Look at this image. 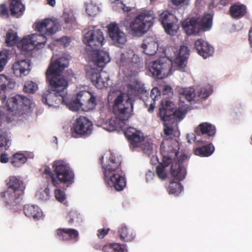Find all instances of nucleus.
Segmentation results:
<instances>
[{
	"mask_svg": "<svg viewBox=\"0 0 252 252\" xmlns=\"http://www.w3.org/2000/svg\"><path fill=\"white\" fill-rule=\"evenodd\" d=\"M69 57L63 53H55L51 59L46 71L50 88L42 94V102L49 107H57L65 101L67 82L61 73L69 64Z\"/></svg>",
	"mask_w": 252,
	"mask_h": 252,
	"instance_id": "1",
	"label": "nucleus"
},
{
	"mask_svg": "<svg viewBox=\"0 0 252 252\" xmlns=\"http://www.w3.org/2000/svg\"><path fill=\"white\" fill-rule=\"evenodd\" d=\"M6 104V107H0V152L2 149L8 150L11 144V137L3 130L1 124L5 121L9 123L27 120L34 106L32 100L21 95L8 97Z\"/></svg>",
	"mask_w": 252,
	"mask_h": 252,
	"instance_id": "2",
	"label": "nucleus"
},
{
	"mask_svg": "<svg viewBox=\"0 0 252 252\" xmlns=\"http://www.w3.org/2000/svg\"><path fill=\"white\" fill-rule=\"evenodd\" d=\"M141 61V58L130 48L118 55L116 58V63L125 76V79L130 81L127 94L121 91L125 95L124 103L127 100L130 101L132 107L133 96L147 94L144 84L136 78L138 64Z\"/></svg>",
	"mask_w": 252,
	"mask_h": 252,
	"instance_id": "3",
	"label": "nucleus"
},
{
	"mask_svg": "<svg viewBox=\"0 0 252 252\" xmlns=\"http://www.w3.org/2000/svg\"><path fill=\"white\" fill-rule=\"evenodd\" d=\"M124 94L119 90H110L108 101L112 105L116 117L105 122L102 118V126L106 130L112 132L119 131L126 125V121L132 114V107L130 101L124 102Z\"/></svg>",
	"mask_w": 252,
	"mask_h": 252,
	"instance_id": "4",
	"label": "nucleus"
},
{
	"mask_svg": "<svg viewBox=\"0 0 252 252\" xmlns=\"http://www.w3.org/2000/svg\"><path fill=\"white\" fill-rule=\"evenodd\" d=\"M33 28L39 33L32 34L23 38L17 44L20 50L26 51L34 48H42L47 39L59 31L60 25L57 20L46 18L35 22Z\"/></svg>",
	"mask_w": 252,
	"mask_h": 252,
	"instance_id": "5",
	"label": "nucleus"
},
{
	"mask_svg": "<svg viewBox=\"0 0 252 252\" xmlns=\"http://www.w3.org/2000/svg\"><path fill=\"white\" fill-rule=\"evenodd\" d=\"M52 168L54 175L48 167L43 170L46 178L50 180L52 185L57 188L54 190V194L56 199L59 202L67 205L66 195L65 192L59 189L61 184L68 186L74 182V174L69 164L64 160H57L53 162Z\"/></svg>",
	"mask_w": 252,
	"mask_h": 252,
	"instance_id": "6",
	"label": "nucleus"
},
{
	"mask_svg": "<svg viewBox=\"0 0 252 252\" xmlns=\"http://www.w3.org/2000/svg\"><path fill=\"white\" fill-rule=\"evenodd\" d=\"M85 32L83 42L86 45L89 61H92L99 67H104L110 59L107 52L99 50L104 43L102 32L94 26H90Z\"/></svg>",
	"mask_w": 252,
	"mask_h": 252,
	"instance_id": "7",
	"label": "nucleus"
},
{
	"mask_svg": "<svg viewBox=\"0 0 252 252\" xmlns=\"http://www.w3.org/2000/svg\"><path fill=\"white\" fill-rule=\"evenodd\" d=\"M102 167L105 184L117 191L123 190L126 186V179L120 167L121 159L111 151L102 157Z\"/></svg>",
	"mask_w": 252,
	"mask_h": 252,
	"instance_id": "8",
	"label": "nucleus"
},
{
	"mask_svg": "<svg viewBox=\"0 0 252 252\" xmlns=\"http://www.w3.org/2000/svg\"><path fill=\"white\" fill-rule=\"evenodd\" d=\"M175 108V104L169 99L163 100L159 108L158 115L163 122V131L166 135H171L175 130L177 124L174 120V117L182 120L187 113L185 109L176 110Z\"/></svg>",
	"mask_w": 252,
	"mask_h": 252,
	"instance_id": "9",
	"label": "nucleus"
},
{
	"mask_svg": "<svg viewBox=\"0 0 252 252\" xmlns=\"http://www.w3.org/2000/svg\"><path fill=\"white\" fill-rule=\"evenodd\" d=\"M155 18L153 10H143L129 24L126 20L123 24L128 27L132 34L139 35L145 33L153 26Z\"/></svg>",
	"mask_w": 252,
	"mask_h": 252,
	"instance_id": "10",
	"label": "nucleus"
},
{
	"mask_svg": "<svg viewBox=\"0 0 252 252\" xmlns=\"http://www.w3.org/2000/svg\"><path fill=\"white\" fill-rule=\"evenodd\" d=\"M213 17L205 14L202 18H188L182 22V26L188 35H196L200 30L208 31L212 26Z\"/></svg>",
	"mask_w": 252,
	"mask_h": 252,
	"instance_id": "11",
	"label": "nucleus"
},
{
	"mask_svg": "<svg viewBox=\"0 0 252 252\" xmlns=\"http://www.w3.org/2000/svg\"><path fill=\"white\" fill-rule=\"evenodd\" d=\"M165 58L163 56L151 63L146 62L148 70L153 76L158 79H162L171 75L172 73V67H175L173 64V61L168 56Z\"/></svg>",
	"mask_w": 252,
	"mask_h": 252,
	"instance_id": "12",
	"label": "nucleus"
},
{
	"mask_svg": "<svg viewBox=\"0 0 252 252\" xmlns=\"http://www.w3.org/2000/svg\"><path fill=\"white\" fill-rule=\"evenodd\" d=\"M89 66L87 69V75L91 80L93 84L96 88L101 89L104 87H107L109 85V75L100 68L96 63L89 60Z\"/></svg>",
	"mask_w": 252,
	"mask_h": 252,
	"instance_id": "13",
	"label": "nucleus"
},
{
	"mask_svg": "<svg viewBox=\"0 0 252 252\" xmlns=\"http://www.w3.org/2000/svg\"><path fill=\"white\" fill-rule=\"evenodd\" d=\"M141 47L144 53L147 56L146 58V62L150 57L154 58L168 55L166 50L158 48V40L155 37H147L144 40Z\"/></svg>",
	"mask_w": 252,
	"mask_h": 252,
	"instance_id": "14",
	"label": "nucleus"
},
{
	"mask_svg": "<svg viewBox=\"0 0 252 252\" xmlns=\"http://www.w3.org/2000/svg\"><path fill=\"white\" fill-rule=\"evenodd\" d=\"M93 130V125L91 121L84 117H80L74 123L71 128L73 137H88Z\"/></svg>",
	"mask_w": 252,
	"mask_h": 252,
	"instance_id": "15",
	"label": "nucleus"
},
{
	"mask_svg": "<svg viewBox=\"0 0 252 252\" xmlns=\"http://www.w3.org/2000/svg\"><path fill=\"white\" fill-rule=\"evenodd\" d=\"M169 155L172 153H175L176 156L172 157L171 164L170 168L171 174L173 177L177 180L182 181L185 178L186 176V170L185 166L183 164V160L186 158L184 156L180 158H177V153L175 150L169 149Z\"/></svg>",
	"mask_w": 252,
	"mask_h": 252,
	"instance_id": "16",
	"label": "nucleus"
},
{
	"mask_svg": "<svg viewBox=\"0 0 252 252\" xmlns=\"http://www.w3.org/2000/svg\"><path fill=\"white\" fill-rule=\"evenodd\" d=\"M109 36L113 44L117 47H121L127 42L126 33L120 29L116 23H112L108 26Z\"/></svg>",
	"mask_w": 252,
	"mask_h": 252,
	"instance_id": "17",
	"label": "nucleus"
},
{
	"mask_svg": "<svg viewBox=\"0 0 252 252\" xmlns=\"http://www.w3.org/2000/svg\"><path fill=\"white\" fill-rule=\"evenodd\" d=\"M173 61V64L176 68L182 71H185V68L187 63L188 58L189 56V50L186 46L183 45L180 48L179 51H173V55L169 56Z\"/></svg>",
	"mask_w": 252,
	"mask_h": 252,
	"instance_id": "18",
	"label": "nucleus"
},
{
	"mask_svg": "<svg viewBox=\"0 0 252 252\" xmlns=\"http://www.w3.org/2000/svg\"><path fill=\"white\" fill-rule=\"evenodd\" d=\"M159 20L167 34L173 35L175 33L178 29L176 24L177 19L174 15L168 11H163L159 15Z\"/></svg>",
	"mask_w": 252,
	"mask_h": 252,
	"instance_id": "19",
	"label": "nucleus"
},
{
	"mask_svg": "<svg viewBox=\"0 0 252 252\" xmlns=\"http://www.w3.org/2000/svg\"><path fill=\"white\" fill-rule=\"evenodd\" d=\"M160 152L162 156V160L160 165L157 167V174L159 179L165 180L167 177L165 167L170 164L172 157H175L176 154L172 153L171 155H169V151L166 150L162 145L161 146Z\"/></svg>",
	"mask_w": 252,
	"mask_h": 252,
	"instance_id": "20",
	"label": "nucleus"
},
{
	"mask_svg": "<svg viewBox=\"0 0 252 252\" xmlns=\"http://www.w3.org/2000/svg\"><path fill=\"white\" fill-rule=\"evenodd\" d=\"M124 133L127 138L131 148L141 147L144 138L143 133L132 127H129L125 129Z\"/></svg>",
	"mask_w": 252,
	"mask_h": 252,
	"instance_id": "21",
	"label": "nucleus"
},
{
	"mask_svg": "<svg viewBox=\"0 0 252 252\" xmlns=\"http://www.w3.org/2000/svg\"><path fill=\"white\" fill-rule=\"evenodd\" d=\"M31 62L28 59L17 60L12 66L13 74L19 77L27 75L31 71Z\"/></svg>",
	"mask_w": 252,
	"mask_h": 252,
	"instance_id": "22",
	"label": "nucleus"
},
{
	"mask_svg": "<svg viewBox=\"0 0 252 252\" xmlns=\"http://www.w3.org/2000/svg\"><path fill=\"white\" fill-rule=\"evenodd\" d=\"M82 97L83 102L82 110L84 111H89L94 109L96 105L95 97L92 93L85 91L78 93V98Z\"/></svg>",
	"mask_w": 252,
	"mask_h": 252,
	"instance_id": "23",
	"label": "nucleus"
},
{
	"mask_svg": "<svg viewBox=\"0 0 252 252\" xmlns=\"http://www.w3.org/2000/svg\"><path fill=\"white\" fill-rule=\"evenodd\" d=\"M7 185L8 188L15 192L18 196L23 194L25 186L23 181L19 177L10 176L8 179Z\"/></svg>",
	"mask_w": 252,
	"mask_h": 252,
	"instance_id": "24",
	"label": "nucleus"
},
{
	"mask_svg": "<svg viewBox=\"0 0 252 252\" xmlns=\"http://www.w3.org/2000/svg\"><path fill=\"white\" fill-rule=\"evenodd\" d=\"M194 45L198 53L204 59L212 56L214 53L213 46L202 39L197 40Z\"/></svg>",
	"mask_w": 252,
	"mask_h": 252,
	"instance_id": "25",
	"label": "nucleus"
},
{
	"mask_svg": "<svg viewBox=\"0 0 252 252\" xmlns=\"http://www.w3.org/2000/svg\"><path fill=\"white\" fill-rule=\"evenodd\" d=\"M58 238L63 241L71 240L76 242L78 240L79 233L74 229L60 228L56 230Z\"/></svg>",
	"mask_w": 252,
	"mask_h": 252,
	"instance_id": "26",
	"label": "nucleus"
},
{
	"mask_svg": "<svg viewBox=\"0 0 252 252\" xmlns=\"http://www.w3.org/2000/svg\"><path fill=\"white\" fill-rule=\"evenodd\" d=\"M15 85V82L10 78L3 75H0V99L2 103L6 100V96L4 94H1L2 92L5 93L8 90L12 89Z\"/></svg>",
	"mask_w": 252,
	"mask_h": 252,
	"instance_id": "27",
	"label": "nucleus"
},
{
	"mask_svg": "<svg viewBox=\"0 0 252 252\" xmlns=\"http://www.w3.org/2000/svg\"><path fill=\"white\" fill-rule=\"evenodd\" d=\"M24 212L27 217L32 218L34 220H38L42 216V210L38 206L35 205H25Z\"/></svg>",
	"mask_w": 252,
	"mask_h": 252,
	"instance_id": "28",
	"label": "nucleus"
},
{
	"mask_svg": "<svg viewBox=\"0 0 252 252\" xmlns=\"http://www.w3.org/2000/svg\"><path fill=\"white\" fill-rule=\"evenodd\" d=\"M194 132L197 135L207 134L209 136H213L216 133V127L210 123H202L195 129Z\"/></svg>",
	"mask_w": 252,
	"mask_h": 252,
	"instance_id": "29",
	"label": "nucleus"
},
{
	"mask_svg": "<svg viewBox=\"0 0 252 252\" xmlns=\"http://www.w3.org/2000/svg\"><path fill=\"white\" fill-rule=\"evenodd\" d=\"M25 6L21 0H11L10 5V14L15 18H19L23 14Z\"/></svg>",
	"mask_w": 252,
	"mask_h": 252,
	"instance_id": "30",
	"label": "nucleus"
},
{
	"mask_svg": "<svg viewBox=\"0 0 252 252\" xmlns=\"http://www.w3.org/2000/svg\"><path fill=\"white\" fill-rule=\"evenodd\" d=\"M229 12L232 18L240 19L246 14V7L240 3L234 4L230 6Z\"/></svg>",
	"mask_w": 252,
	"mask_h": 252,
	"instance_id": "31",
	"label": "nucleus"
},
{
	"mask_svg": "<svg viewBox=\"0 0 252 252\" xmlns=\"http://www.w3.org/2000/svg\"><path fill=\"white\" fill-rule=\"evenodd\" d=\"M118 233L120 239L125 242H130L135 238V234L132 230L122 224L118 229Z\"/></svg>",
	"mask_w": 252,
	"mask_h": 252,
	"instance_id": "32",
	"label": "nucleus"
},
{
	"mask_svg": "<svg viewBox=\"0 0 252 252\" xmlns=\"http://www.w3.org/2000/svg\"><path fill=\"white\" fill-rule=\"evenodd\" d=\"M160 95V94L158 88H154L151 90L150 96L148 98L149 100L145 102L147 106H150L148 109L149 112L152 113L155 107V101L159 98Z\"/></svg>",
	"mask_w": 252,
	"mask_h": 252,
	"instance_id": "33",
	"label": "nucleus"
},
{
	"mask_svg": "<svg viewBox=\"0 0 252 252\" xmlns=\"http://www.w3.org/2000/svg\"><path fill=\"white\" fill-rule=\"evenodd\" d=\"M27 161V156L22 152L13 154L10 159V163L15 167H20Z\"/></svg>",
	"mask_w": 252,
	"mask_h": 252,
	"instance_id": "34",
	"label": "nucleus"
},
{
	"mask_svg": "<svg viewBox=\"0 0 252 252\" xmlns=\"http://www.w3.org/2000/svg\"><path fill=\"white\" fill-rule=\"evenodd\" d=\"M0 197L1 200L7 205L13 204L16 199L20 196H18L12 190L7 188L6 190L0 193Z\"/></svg>",
	"mask_w": 252,
	"mask_h": 252,
	"instance_id": "35",
	"label": "nucleus"
},
{
	"mask_svg": "<svg viewBox=\"0 0 252 252\" xmlns=\"http://www.w3.org/2000/svg\"><path fill=\"white\" fill-rule=\"evenodd\" d=\"M62 103H64L72 111H77L83 106L82 97L78 98V93L76 97L71 100H68L65 96V101H63Z\"/></svg>",
	"mask_w": 252,
	"mask_h": 252,
	"instance_id": "36",
	"label": "nucleus"
},
{
	"mask_svg": "<svg viewBox=\"0 0 252 252\" xmlns=\"http://www.w3.org/2000/svg\"><path fill=\"white\" fill-rule=\"evenodd\" d=\"M179 94L181 99H186L188 101H190L196 96V93L192 87L182 88L179 90Z\"/></svg>",
	"mask_w": 252,
	"mask_h": 252,
	"instance_id": "37",
	"label": "nucleus"
},
{
	"mask_svg": "<svg viewBox=\"0 0 252 252\" xmlns=\"http://www.w3.org/2000/svg\"><path fill=\"white\" fill-rule=\"evenodd\" d=\"M35 197L42 202H47L51 198L52 195L48 187L38 189L35 193Z\"/></svg>",
	"mask_w": 252,
	"mask_h": 252,
	"instance_id": "38",
	"label": "nucleus"
},
{
	"mask_svg": "<svg viewBox=\"0 0 252 252\" xmlns=\"http://www.w3.org/2000/svg\"><path fill=\"white\" fill-rule=\"evenodd\" d=\"M85 11L89 16L94 17L96 15L99 11V8L96 4L92 0H88L84 3Z\"/></svg>",
	"mask_w": 252,
	"mask_h": 252,
	"instance_id": "39",
	"label": "nucleus"
},
{
	"mask_svg": "<svg viewBox=\"0 0 252 252\" xmlns=\"http://www.w3.org/2000/svg\"><path fill=\"white\" fill-rule=\"evenodd\" d=\"M213 93L212 86L207 85L205 86L199 87L196 90V97L201 99H207Z\"/></svg>",
	"mask_w": 252,
	"mask_h": 252,
	"instance_id": "40",
	"label": "nucleus"
},
{
	"mask_svg": "<svg viewBox=\"0 0 252 252\" xmlns=\"http://www.w3.org/2000/svg\"><path fill=\"white\" fill-rule=\"evenodd\" d=\"M214 151V147L211 144H208L201 148H197L194 151L195 155L201 157H209Z\"/></svg>",
	"mask_w": 252,
	"mask_h": 252,
	"instance_id": "41",
	"label": "nucleus"
},
{
	"mask_svg": "<svg viewBox=\"0 0 252 252\" xmlns=\"http://www.w3.org/2000/svg\"><path fill=\"white\" fill-rule=\"evenodd\" d=\"M104 252H127L126 246L118 243L109 244L103 247Z\"/></svg>",
	"mask_w": 252,
	"mask_h": 252,
	"instance_id": "42",
	"label": "nucleus"
},
{
	"mask_svg": "<svg viewBox=\"0 0 252 252\" xmlns=\"http://www.w3.org/2000/svg\"><path fill=\"white\" fill-rule=\"evenodd\" d=\"M110 3L113 4V8L116 11L122 10L123 12L131 11L132 8L127 6L120 0H109Z\"/></svg>",
	"mask_w": 252,
	"mask_h": 252,
	"instance_id": "43",
	"label": "nucleus"
},
{
	"mask_svg": "<svg viewBox=\"0 0 252 252\" xmlns=\"http://www.w3.org/2000/svg\"><path fill=\"white\" fill-rule=\"evenodd\" d=\"M63 18L66 24H74L76 21L74 12L70 9H65L63 14Z\"/></svg>",
	"mask_w": 252,
	"mask_h": 252,
	"instance_id": "44",
	"label": "nucleus"
},
{
	"mask_svg": "<svg viewBox=\"0 0 252 252\" xmlns=\"http://www.w3.org/2000/svg\"><path fill=\"white\" fill-rule=\"evenodd\" d=\"M182 190L183 187L180 183L175 181L170 183L168 188V192L170 194L178 195Z\"/></svg>",
	"mask_w": 252,
	"mask_h": 252,
	"instance_id": "45",
	"label": "nucleus"
},
{
	"mask_svg": "<svg viewBox=\"0 0 252 252\" xmlns=\"http://www.w3.org/2000/svg\"><path fill=\"white\" fill-rule=\"evenodd\" d=\"M140 148L143 150L144 153L147 156H150L153 152L152 141L150 139L146 138Z\"/></svg>",
	"mask_w": 252,
	"mask_h": 252,
	"instance_id": "46",
	"label": "nucleus"
},
{
	"mask_svg": "<svg viewBox=\"0 0 252 252\" xmlns=\"http://www.w3.org/2000/svg\"><path fill=\"white\" fill-rule=\"evenodd\" d=\"M18 36L16 33L13 31H9L6 34L5 42L9 46H13L16 43Z\"/></svg>",
	"mask_w": 252,
	"mask_h": 252,
	"instance_id": "47",
	"label": "nucleus"
},
{
	"mask_svg": "<svg viewBox=\"0 0 252 252\" xmlns=\"http://www.w3.org/2000/svg\"><path fill=\"white\" fill-rule=\"evenodd\" d=\"M38 89V85L32 81L25 82L24 90L25 92L30 94L34 93Z\"/></svg>",
	"mask_w": 252,
	"mask_h": 252,
	"instance_id": "48",
	"label": "nucleus"
},
{
	"mask_svg": "<svg viewBox=\"0 0 252 252\" xmlns=\"http://www.w3.org/2000/svg\"><path fill=\"white\" fill-rule=\"evenodd\" d=\"M7 63V53L6 51L0 52V72L2 71Z\"/></svg>",
	"mask_w": 252,
	"mask_h": 252,
	"instance_id": "49",
	"label": "nucleus"
},
{
	"mask_svg": "<svg viewBox=\"0 0 252 252\" xmlns=\"http://www.w3.org/2000/svg\"><path fill=\"white\" fill-rule=\"evenodd\" d=\"M69 221L73 222H79L82 220L81 215L76 211H72L69 213Z\"/></svg>",
	"mask_w": 252,
	"mask_h": 252,
	"instance_id": "50",
	"label": "nucleus"
},
{
	"mask_svg": "<svg viewBox=\"0 0 252 252\" xmlns=\"http://www.w3.org/2000/svg\"><path fill=\"white\" fill-rule=\"evenodd\" d=\"M56 42H58L61 45H63L64 47H67L71 42V39L69 37L64 36L56 40Z\"/></svg>",
	"mask_w": 252,
	"mask_h": 252,
	"instance_id": "51",
	"label": "nucleus"
},
{
	"mask_svg": "<svg viewBox=\"0 0 252 252\" xmlns=\"http://www.w3.org/2000/svg\"><path fill=\"white\" fill-rule=\"evenodd\" d=\"M0 15L1 17L7 18L9 17V13L6 5L4 3L0 5Z\"/></svg>",
	"mask_w": 252,
	"mask_h": 252,
	"instance_id": "52",
	"label": "nucleus"
},
{
	"mask_svg": "<svg viewBox=\"0 0 252 252\" xmlns=\"http://www.w3.org/2000/svg\"><path fill=\"white\" fill-rule=\"evenodd\" d=\"M162 92L164 95L170 96L172 94V91L171 87L167 85H165L162 87Z\"/></svg>",
	"mask_w": 252,
	"mask_h": 252,
	"instance_id": "53",
	"label": "nucleus"
},
{
	"mask_svg": "<svg viewBox=\"0 0 252 252\" xmlns=\"http://www.w3.org/2000/svg\"><path fill=\"white\" fill-rule=\"evenodd\" d=\"M109 230V228H101L97 230V236L100 239H102L108 233Z\"/></svg>",
	"mask_w": 252,
	"mask_h": 252,
	"instance_id": "54",
	"label": "nucleus"
},
{
	"mask_svg": "<svg viewBox=\"0 0 252 252\" xmlns=\"http://www.w3.org/2000/svg\"><path fill=\"white\" fill-rule=\"evenodd\" d=\"M172 3L176 6L182 4L189 5V0H171Z\"/></svg>",
	"mask_w": 252,
	"mask_h": 252,
	"instance_id": "55",
	"label": "nucleus"
},
{
	"mask_svg": "<svg viewBox=\"0 0 252 252\" xmlns=\"http://www.w3.org/2000/svg\"><path fill=\"white\" fill-rule=\"evenodd\" d=\"M9 161V158L7 153L4 152L0 155V162L1 163H7Z\"/></svg>",
	"mask_w": 252,
	"mask_h": 252,
	"instance_id": "56",
	"label": "nucleus"
},
{
	"mask_svg": "<svg viewBox=\"0 0 252 252\" xmlns=\"http://www.w3.org/2000/svg\"><path fill=\"white\" fill-rule=\"evenodd\" d=\"M154 177V172L151 170H149L146 173V180L147 183L151 182Z\"/></svg>",
	"mask_w": 252,
	"mask_h": 252,
	"instance_id": "57",
	"label": "nucleus"
},
{
	"mask_svg": "<svg viewBox=\"0 0 252 252\" xmlns=\"http://www.w3.org/2000/svg\"><path fill=\"white\" fill-rule=\"evenodd\" d=\"M187 138L189 143H191L195 140L196 136L194 133H191L187 135Z\"/></svg>",
	"mask_w": 252,
	"mask_h": 252,
	"instance_id": "58",
	"label": "nucleus"
},
{
	"mask_svg": "<svg viewBox=\"0 0 252 252\" xmlns=\"http://www.w3.org/2000/svg\"><path fill=\"white\" fill-rule=\"evenodd\" d=\"M212 5L214 6H218L219 8H220L221 5V0H212Z\"/></svg>",
	"mask_w": 252,
	"mask_h": 252,
	"instance_id": "59",
	"label": "nucleus"
},
{
	"mask_svg": "<svg viewBox=\"0 0 252 252\" xmlns=\"http://www.w3.org/2000/svg\"><path fill=\"white\" fill-rule=\"evenodd\" d=\"M249 40L250 41V45L252 47V28L250 29L249 31Z\"/></svg>",
	"mask_w": 252,
	"mask_h": 252,
	"instance_id": "60",
	"label": "nucleus"
},
{
	"mask_svg": "<svg viewBox=\"0 0 252 252\" xmlns=\"http://www.w3.org/2000/svg\"><path fill=\"white\" fill-rule=\"evenodd\" d=\"M151 161L152 164H156L157 162H158V158L156 156H153L151 158Z\"/></svg>",
	"mask_w": 252,
	"mask_h": 252,
	"instance_id": "61",
	"label": "nucleus"
},
{
	"mask_svg": "<svg viewBox=\"0 0 252 252\" xmlns=\"http://www.w3.org/2000/svg\"><path fill=\"white\" fill-rule=\"evenodd\" d=\"M47 1H48V3L52 6H54L56 4L55 0H47Z\"/></svg>",
	"mask_w": 252,
	"mask_h": 252,
	"instance_id": "62",
	"label": "nucleus"
},
{
	"mask_svg": "<svg viewBox=\"0 0 252 252\" xmlns=\"http://www.w3.org/2000/svg\"><path fill=\"white\" fill-rule=\"evenodd\" d=\"M229 0H221V5L224 6L228 3Z\"/></svg>",
	"mask_w": 252,
	"mask_h": 252,
	"instance_id": "63",
	"label": "nucleus"
},
{
	"mask_svg": "<svg viewBox=\"0 0 252 252\" xmlns=\"http://www.w3.org/2000/svg\"><path fill=\"white\" fill-rule=\"evenodd\" d=\"M27 157L28 156L30 158H33L34 157V155L32 153L29 154V155H26Z\"/></svg>",
	"mask_w": 252,
	"mask_h": 252,
	"instance_id": "64",
	"label": "nucleus"
}]
</instances>
